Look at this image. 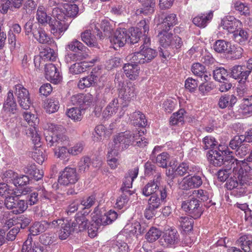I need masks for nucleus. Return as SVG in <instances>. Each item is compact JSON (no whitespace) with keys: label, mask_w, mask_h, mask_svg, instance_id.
<instances>
[{"label":"nucleus","mask_w":252,"mask_h":252,"mask_svg":"<svg viewBox=\"0 0 252 252\" xmlns=\"http://www.w3.org/2000/svg\"><path fill=\"white\" fill-rule=\"evenodd\" d=\"M228 160L232 162L234 168L233 172L235 179L230 178L226 183V187L229 190H232V193L236 196H240L246 192V185H252V167L243 160H238L229 156Z\"/></svg>","instance_id":"nucleus-1"},{"label":"nucleus","mask_w":252,"mask_h":252,"mask_svg":"<svg viewBox=\"0 0 252 252\" xmlns=\"http://www.w3.org/2000/svg\"><path fill=\"white\" fill-rule=\"evenodd\" d=\"M177 21L176 15L170 14L165 17L160 25L163 29L158 34L160 46L159 52L164 58L177 52L183 46L181 38L169 32L170 27L175 25Z\"/></svg>","instance_id":"nucleus-2"},{"label":"nucleus","mask_w":252,"mask_h":252,"mask_svg":"<svg viewBox=\"0 0 252 252\" xmlns=\"http://www.w3.org/2000/svg\"><path fill=\"white\" fill-rule=\"evenodd\" d=\"M44 134L45 136L47 145L49 147L54 144H65L68 142V137L61 133L63 128L53 123H47L42 126Z\"/></svg>","instance_id":"nucleus-3"},{"label":"nucleus","mask_w":252,"mask_h":252,"mask_svg":"<svg viewBox=\"0 0 252 252\" xmlns=\"http://www.w3.org/2000/svg\"><path fill=\"white\" fill-rule=\"evenodd\" d=\"M143 133V132L139 131H126L119 133L116 137L125 149H126L129 145L143 148L148 144L147 139L141 134Z\"/></svg>","instance_id":"nucleus-4"},{"label":"nucleus","mask_w":252,"mask_h":252,"mask_svg":"<svg viewBox=\"0 0 252 252\" xmlns=\"http://www.w3.org/2000/svg\"><path fill=\"white\" fill-rule=\"evenodd\" d=\"M219 151L211 150L208 153V158L211 164L215 166H220L223 163L227 165L230 163V160H229V157H232L234 158L232 152L230 151L227 145L224 144H220L218 148Z\"/></svg>","instance_id":"nucleus-5"},{"label":"nucleus","mask_w":252,"mask_h":252,"mask_svg":"<svg viewBox=\"0 0 252 252\" xmlns=\"http://www.w3.org/2000/svg\"><path fill=\"white\" fill-rule=\"evenodd\" d=\"M52 14L53 18L49 23L51 32L54 35L60 37L67 29L69 24L58 7L53 9Z\"/></svg>","instance_id":"nucleus-6"},{"label":"nucleus","mask_w":252,"mask_h":252,"mask_svg":"<svg viewBox=\"0 0 252 252\" xmlns=\"http://www.w3.org/2000/svg\"><path fill=\"white\" fill-rule=\"evenodd\" d=\"M24 109L25 111L22 113L23 119L28 125L32 126L28 129V136L31 137L32 141L38 143L41 140L40 135L38 133L39 120L36 115L32 112L31 107L29 109Z\"/></svg>","instance_id":"nucleus-7"},{"label":"nucleus","mask_w":252,"mask_h":252,"mask_svg":"<svg viewBox=\"0 0 252 252\" xmlns=\"http://www.w3.org/2000/svg\"><path fill=\"white\" fill-rule=\"evenodd\" d=\"M140 50L129 55L128 60L135 63H145L150 62L157 55V52L153 49L143 47Z\"/></svg>","instance_id":"nucleus-8"},{"label":"nucleus","mask_w":252,"mask_h":252,"mask_svg":"<svg viewBox=\"0 0 252 252\" xmlns=\"http://www.w3.org/2000/svg\"><path fill=\"white\" fill-rule=\"evenodd\" d=\"M117 217V213L114 211L110 210L103 213L98 207L95 208L91 214L92 221L99 226L111 224L116 220Z\"/></svg>","instance_id":"nucleus-9"},{"label":"nucleus","mask_w":252,"mask_h":252,"mask_svg":"<svg viewBox=\"0 0 252 252\" xmlns=\"http://www.w3.org/2000/svg\"><path fill=\"white\" fill-rule=\"evenodd\" d=\"M160 198L157 194L150 196L148 201V206L145 210V216L149 219L154 214V211L158 208L161 203L165 201L167 196L166 190L165 189H160Z\"/></svg>","instance_id":"nucleus-10"},{"label":"nucleus","mask_w":252,"mask_h":252,"mask_svg":"<svg viewBox=\"0 0 252 252\" xmlns=\"http://www.w3.org/2000/svg\"><path fill=\"white\" fill-rule=\"evenodd\" d=\"M136 94L135 86L131 83L127 84L120 90V96L124 101L122 103V110L120 112V116L124 115L125 109L128 106L129 102L135 97Z\"/></svg>","instance_id":"nucleus-11"},{"label":"nucleus","mask_w":252,"mask_h":252,"mask_svg":"<svg viewBox=\"0 0 252 252\" xmlns=\"http://www.w3.org/2000/svg\"><path fill=\"white\" fill-rule=\"evenodd\" d=\"M10 90H13L18 102L23 109H29L31 107L32 101L29 91L22 85L17 84Z\"/></svg>","instance_id":"nucleus-12"},{"label":"nucleus","mask_w":252,"mask_h":252,"mask_svg":"<svg viewBox=\"0 0 252 252\" xmlns=\"http://www.w3.org/2000/svg\"><path fill=\"white\" fill-rule=\"evenodd\" d=\"M109 148L110 150L108 152L107 163L111 169H115L119 165L118 159L116 157L118 155L120 151L125 149V148L123 147L120 142L115 137Z\"/></svg>","instance_id":"nucleus-13"},{"label":"nucleus","mask_w":252,"mask_h":252,"mask_svg":"<svg viewBox=\"0 0 252 252\" xmlns=\"http://www.w3.org/2000/svg\"><path fill=\"white\" fill-rule=\"evenodd\" d=\"M21 191L17 189H14L7 184L0 183V195L5 197L4 204L6 208H11L12 203L11 202L13 197H18L21 194Z\"/></svg>","instance_id":"nucleus-14"},{"label":"nucleus","mask_w":252,"mask_h":252,"mask_svg":"<svg viewBox=\"0 0 252 252\" xmlns=\"http://www.w3.org/2000/svg\"><path fill=\"white\" fill-rule=\"evenodd\" d=\"M79 179V177L75 168L66 167L61 173L58 178V183L62 185L68 186L74 184Z\"/></svg>","instance_id":"nucleus-15"},{"label":"nucleus","mask_w":252,"mask_h":252,"mask_svg":"<svg viewBox=\"0 0 252 252\" xmlns=\"http://www.w3.org/2000/svg\"><path fill=\"white\" fill-rule=\"evenodd\" d=\"M182 208L194 219L199 218L203 212L198 200L196 199L184 201L182 204Z\"/></svg>","instance_id":"nucleus-16"},{"label":"nucleus","mask_w":252,"mask_h":252,"mask_svg":"<svg viewBox=\"0 0 252 252\" xmlns=\"http://www.w3.org/2000/svg\"><path fill=\"white\" fill-rule=\"evenodd\" d=\"M179 241V235L175 229H169L165 231L160 243L164 247H173Z\"/></svg>","instance_id":"nucleus-17"},{"label":"nucleus","mask_w":252,"mask_h":252,"mask_svg":"<svg viewBox=\"0 0 252 252\" xmlns=\"http://www.w3.org/2000/svg\"><path fill=\"white\" fill-rule=\"evenodd\" d=\"M101 74L100 68H98L97 70L96 68L93 69L89 75L80 78L78 83V88L83 90L93 86Z\"/></svg>","instance_id":"nucleus-18"},{"label":"nucleus","mask_w":252,"mask_h":252,"mask_svg":"<svg viewBox=\"0 0 252 252\" xmlns=\"http://www.w3.org/2000/svg\"><path fill=\"white\" fill-rule=\"evenodd\" d=\"M161 177L160 174H157L152 180L150 181L142 188V193L145 196L155 194L159 189Z\"/></svg>","instance_id":"nucleus-19"},{"label":"nucleus","mask_w":252,"mask_h":252,"mask_svg":"<svg viewBox=\"0 0 252 252\" xmlns=\"http://www.w3.org/2000/svg\"><path fill=\"white\" fill-rule=\"evenodd\" d=\"M243 27L242 22L233 16H226L222 19L220 27L229 33H233L238 28Z\"/></svg>","instance_id":"nucleus-20"},{"label":"nucleus","mask_w":252,"mask_h":252,"mask_svg":"<svg viewBox=\"0 0 252 252\" xmlns=\"http://www.w3.org/2000/svg\"><path fill=\"white\" fill-rule=\"evenodd\" d=\"M113 21H109L108 19L102 20L100 25L98 23L93 22L91 24L90 28L94 33L97 32V35L100 38L103 36L102 33L99 32V27L102 30L105 35H109L113 29Z\"/></svg>","instance_id":"nucleus-21"},{"label":"nucleus","mask_w":252,"mask_h":252,"mask_svg":"<svg viewBox=\"0 0 252 252\" xmlns=\"http://www.w3.org/2000/svg\"><path fill=\"white\" fill-rule=\"evenodd\" d=\"M251 71L245 65H236L231 68L232 77L237 80L239 83H245L248 78Z\"/></svg>","instance_id":"nucleus-22"},{"label":"nucleus","mask_w":252,"mask_h":252,"mask_svg":"<svg viewBox=\"0 0 252 252\" xmlns=\"http://www.w3.org/2000/svg\"><path fill=\"white\" fill-rule=\"evenodd\" d=\"M202 184V180L199 176L188 175L183 178L179 183V187L182 189L188 190L199 187Z\"/></svg>","instance_id":"nucleus-23"},{"label":"nucleus","mask_w":252,"mask_h":252,"mask_svg":"<svg viewBox=\"0 0 252 252\" xmlns=\"http://www.w3.org/2000/svg\"><path fill=\"white\" fill-rule=\"evenodd\" d=\"M127 30L125 28H120L116 30L110 38V42L114 48L117 49L124 46L127 41Z\"/></svg>","instance_id":"nucleus-24"},{"label":"nucleus","mask_w":252,"mask_h":252,"mask_svg":"<svg viewBox=\"0 0 252 252\" xmlns=\"http://www.w3.org/2000/svg\"><path fill=\"white\" fill-rule=\"evenodd\" d=\"M70 100L73 104L79 105L82 109H85L93 103L94 98L89 93L85 94H80L71 96Z\"/></svg>","instance_id":"nucleus-25"},{"label":"nucleus","mask_w":252,"mask_h":252,"mask_svg":"<svg viewBox=\"0 0 252 252\" xmlns=\"http://www.w3.org/2000/svg\"><path fill=\"white\" fill-rule=\"evenodd\" d=\"M3 112L10 116L15 114L17 111V104L13 95V90H9L6 98L3 103Z\"/></svg>","instance_id":"nucleus-26"},{"label":"nucleus","mask_w":252,"mask_h":252,"mask_svg":"<svg viewBox=\"0 0 252 252\" xmlns=\"http://www.w3.org/2000/svg\"><path fill=\"white\" fill-rule=\"evenodd\" d=\"M45 75L46 78L55 84L59 83L62 77L56 66L52 63L45 65Z\"/></svg>","instance_id":"nucleus-27"},{"label":"nucleus","mask_w":252,"mask_h":252,"mask_svg":"<svg viewBox=\"0 0 252 252\" xmlns=\"http://www.w3.org/2000/svg\"><path fill=\"white\" fill-rule=\"evenodd\" d=\"M122 105H119V101L117 98L113 99L105 108L102 112V117L104 119H109L113 115L115 114L119 110L118 116L121 117L120 112L122 110Z\"/></svg>","instance_id":"nucleus-28"},{"label":"nucleus","mask_w":252,"mask_h":252,"mask_svg":"<svg viewBox=\"0 0 252 252\" xmlns=\"http://www.w3.org/2000/svg\"><path fill=\"white\" fill-rule=\"evenodd\" d=\"M97 61V59H94L90 61L77 63L71 65L69 67V72L73 74H79L85 72L88 68L92 66L93 64Z\"/></svg>","instance_id":"nucleus-29"},{"label":"nucleus","mask_w":252,"mask_h":252,"mask_svg":"<svg viewBox=\"0 0 252 252\" xmlns=\"http://www.w3.org/2000/svg\"><path fill=\"white\" fill-rule=\"evenodd\" d=\"M123 69L126 76L131 80L137 79L140 72L139 66L136 64H125L123 66Z\"/></svg>","instance_id":"nucleus-30"},{"label":"nucleus","mask_w":252,"mask_h":252,"mask_svg":"<svg viewBox=\"0 0 252 252\" xmlns=\"http://www.w3.org/2000/svg\"><path fill=\"white\" fill-rule=\"evenodd\" d=\"M138 167H135L128 171L123 181V186L122 187V189L123 191L128 189L132 188V182L134 180L137 178L138 174Z\"/></svg>","instance_id":"nucleus-31"},{"label":"nucleus","mask_w":252,"mask_h":252,"mask_svg":"<svg viewBox=\"0 0 252 252\" xmlns=\"http://www.w3.org/2000/svg\"><path fill=\"white\" fill-rule=\"evenodd\" d=\"M58 7L64 15V18L67 20L68 17L76 16L78 12V7L75 4L65 3Z\"/></svg>","instance_id":"nucleus-32"},{"label":"nucleus","mask_w":252,"mask_h":252,"mask_svg":"<svg viewBox=\"0 0 252 252\" xmlns=\"http://www.w3.org/2000/svg\"><path fill=\"white\" fill-rule=\"evenodd\" d=\"M32 34L35 39L41 44H48L50 41V37L45 31L41 27L34 28Z\"/></svg>","instance_id":"nucleus-33"},{"label":"nucleus","mask_w":252,"mask_h":252,"mask_svg":"<svg viewBox=\"0 0 252 252\" xmlns=\"http://www.w3.org/2000/svg\"><path fill=\"white\" fill-rule=\"evenodd\" d=\"M88 219L83 214H77L75 220L71 223L74 231H82L85 230L87 226Z\"/></svg>","instance_id":"nucleus-34"},{"label":"nucleus","mask_w":252,"mask_h":252,"mask_svg":"<svg viewBox=\"0 0 252 252\" xmlns=\"http://www.w3.org/2000/svg\"><path fill=\"white\" fill-rule=\"evenodd\" d=\"M65 49L66 50L69 49L75 52V53H80V54H88V51L89 50L88 48L84 46L83 43L75 39L69 42L66 46Z\"/></svg>","instance_id":"nucleus-35"},{"label":"nucleus","mask_w":252,"mask_h":252,"mask_svg":"<svg viewBox=\"0 0 252 252\" xmlns=\"http://www.w3.org/2000/svg\"><path fill=\"white\" fill-rule=\"evenodd\" d=\"M32 142L34 144V147L32 157L38 164H42L45 159L46 156L43 153V149L41 148L40 140L38 143L34 141H32Z\"/></svg>","instance_id":"nucleus-36"},{"label":"nucleus","mask_w":252,"mask_h":252,"mask_svg":"<svg viewBox=\"0 0 252 252\" xmlns=\"http://www.w3.org/2000/svg\"><path fill=\"white\" fill-rule=\"evenodd\" d=\"M7 176L12 175V180L15 187L26 185L30 181L29 177L27 175H20L14 173L12 171H8L6 173Z\"/></svg>","instance_id":"nucleus-37"},{"label":"nucleus","mask_w":252,"mask_h":252,"mask_svg":"<svg viewBox=\"0 0 252 252\" xmlns=\"http://www.w3.org/2000/svg\"><path fill=\"white\" fill-rule=\"evenodd\" d=\"M239 112L244 117H248L252 114V96L243 99Z\"/></svg>","instance_id":"nucleus-38"},{"label":"nucleus","mask_w":252,"mask_h":252,"mask_svg":"<svg viewBox=\"0 0 252 252\" xmlns=\"http://www.w3.org/2000/svg\"><path fill=\"white\" fill-rule=\"evenodd\" d=\"M17 197H13L11 202L12 203V206L11 208H7L8 209H12V212L15 214L23 213L28 207L27 203L24 200H16Z\"/></svg>","instance_id":"nucleus-39"},{"label":"nucleus","mask_w":252,"mask_h":252,"mask_svg":"<svg viewBox=\"0 0 252 252\" xmlns=\"http://www.w3.org/2000/svg\"><path fill=\"white\" fill-rule=\"evenodd\" d=\"M142 3V7L140 9H137L136 14L143 13L148 14L154 11L155 5V0H138Z\"/></svg>","instance_id":"nucleus-40"},{"label":"nucleus","mask_w":252,"mask_h":252,"mask_svg":"<svg viewBox=\"0 0 252 252\" xmlns=\"http://www.w3.org/2000/svg\"><path fill=\"white\" fill-rule=\"evenodd\" d=\"M213 17V13L209 12L206 14H203L197 16L193 19L192 22L196 26L204 28L207 24L211 21Z\"/></svg>","instance_id":"nucleus-41"},{"label":"nucleus","mask_w":252,"mask_h":252,"mask_svg":"<svg viewBox=\"0 0 252 252\" xmlns=\"http://www.w3.org/2000/svg\"><path fill=\"white\" fill-rule=\"evenodd\" d=\"M82 40L88 46L91 47H97L98 45L95 37L91 32L90 29L86 30L81 33Z\"/></svg>","instance_id":"nucleus-42"},{"label":"nucleus","mask_w":252,"mask_h":252,"mask_svg":"<svg viewBox=\"0 0 252 252\" xmlns=\"http://www.w3.org/2000/svg\"><path fill=\"white\" fill-rule=\"evenodd\" d=\"M52 18L48 16L43 6H39L36 12V19L41 24H48Z\"/></svg>","instance_id":"nucleus-43"},{"label":"nucleus","mask_w":252,"mask_h":252,"mask_svg":"<svg viewBox=\"0 0 252 252\" xmlns=\"http://www.w3.org/2000/svg\"><path fill=\"white\" fill-rule=\"evenodd\" d=\"M69 140H68V142L65 144H54V145L57 146V145H62L61 146H58L57 148H55L54 150V155L58 158H60L61 159H68L69 156L68 149L64 146V145L68 144Z\"/></svg>","instance_id":"nucleus-44"},{"label":"nucleus","mask_w":252,"mask_h":252,"mask_svg":"<svg viewBox=\"0 0 252 252\" xmlns=\"http://www.w3.org/2000/svg\"><path fill=\"white\" fill-rule=\"evenodd\" d=\"M59 101L55 98L47 99L44 104V107L46 112L49 113H53L57 111L59 108Z\"/></svg>","instance_id":"nucleus-45"},{"label":"nucleus","mask_w":252,"mask_h":252,"mask_svg":"<svg viewBox=\"0 0 252 252\" xmlns=\"http://www.w3.org/2000/svg\"><path fill=\"white\" fill-rule=\"evenodd\" d=\"M60 225H61V228L58 232L59 238L61 240H65L72 232L74 231L73 227L70 222L64 223L63 222Z\"/></svg>","instance_id":"nucleus-46"},{"label":"nucleus","mask_w":252,"mask_h":252,"mask_svg":"<svg viewBox=\"0 0 252 252\" xmlns=\"http://www.w3.org/2000/svg\"><path fill=\"white\" fill-rule=\"evenodd\" d=\"M186 111L184 109H180L177 112L174 113L170 118L169 124L171 126H176L180 123H184V115Z\"/></svg>","instance_id":"nucleus-47"},{"label":"nucleus","mask_w":252,"mask_h":252,"mask_svg":"<svg viewBox=\"0 0 252 252\" xmlns=\"http://www.w3.org/2000/svg\"><path fill=\"white\" fill-rule=\"evenodd\" d=\"M238 28L233 33V39L236 41L241 44H244L248 38V32L243 28Z\"/></svg>","instance_id":"nucleus-48"},{"label":"nucleus","mask_w":252,"mask_h":252,"mask_svg":"<svg viewBox=\"0 0 252 252\" xmlns=\"http://www.w3.org/2000/svg\"><path fill=\"white\" fill-rule=\"evenodd\" d=\"M127 42L130 44H134L139 41L141 32H140L138 29L131 28L127 30Z\"/></svg>","instance_id":"nucleus-49"},{"label":"nucleus","mask_w":252,"mask_h":252,"mask_svg":"<svg viewBox=\"0 0 252 252\" xmlns=\"http://www.w3.org/2000/svg\"><path fill=\"white\" fill-rule=\"evenodd\" d=\"M131 121L135 126H145L147 124L145 116L139 111L134 112L131 116Z\"/></svg>","instance_id":"nucleus-50"},{"label":"nucleus","mask_w":252,"mask_h":252,"mask_svg":"<svg viewBox=\"0 0 252 252\" xmlns=\"http://www.w3.org/2000/svg\"><path fill=\"white\" fill-rule=\"evenodd\" d=\"M42 57V60L44 62L54 61L57 57L56 53L50 48H46L43 49L39 54Z\"/></svg>","instance_id":"nucleus-51"},{"label":"nucleus","mask_w":252,"mask_h":252,"mask_svg":"<svg viewBox=\"0 0 252 252\" xmlns=\"http://www.w3.org/2000/svg\"><path fill=\"white\" fill-rule=\"evenodd\" d=\"M110 134L111 132L106 130L103 125H98L95 128V132L94 134V140L100 141L103 137L108 136Z\"/></svg>","instance_id":"nucleus-52"},{"label":"nucleus","mask_w":252,"mask_h":252,"mask_svg":"<svg viewBox=\"0 0 252 252\" xmlns=\"http://www.w3.org/2000/svg\"><path fill=\"white\" fill-rule=\"evenodd\" d=\"M238 243L245 252H249L252 245V237L251 235H243L240 237Z\"/></svg>","instance_id":"nucleus-53"},{"label":"nucleus","mask_w":252,"mask_h":252,"mask_svg":"<svg viewBox=\"0 0 252 252\" xmlns=\"http://www.w3.org/2000/svg\"><path fill=\"white\" fill-rule=\"evenodd\" d=\"M230 43L223 40H218L213 46L214 50L218 53H227Z\"/></svg>","instance_id":"nucleus-54"},{"label":"nucleus","mask_w":252,"mask_h":252,"mask_svg":"<svg viewBox=\"0 0 252 252\" xmlns=\"http://www.w3.org/2000/svg\"><path fill=\"white\" fill-rule=\"evenodd\" d=\"M46 224L44 221L35 222L30 229L31 234L35 236L46 230Z\"/></svg>","instance_id":"nucleus-55"},{"label":"nucleus","mask_w":252,"mask_h":252,"mask_svg":"<svg viewBox=\"0 0 252 252\" xmlns=\"http://www.w3.org/2000/svg\"><path fill=\"white\" fill-rule=\"evenodd\" d=\"M180 225L185 232H189L193 228V220L189 217H182L179 220Z\"/></svg>","instance_id":"nucleus-56"},{"label":"nucleus","mask_w":252,"mask_h":252,"mask_svg":"<svg viewBox=\"0 0 252 252\" xmlns=\"http://www.w3.org/2000/svg\"><path fill=\"white\" fill-rule=\"evenodd\" d=\"M120 236L117 237V240L114 242L115 245L113 248L115 251L118 252H129V249L126 243L120 238Z\"/></svg>","instance_id":"nucleus-57"},{"label":"nucleus","mask_w":252,"mask_h":252,"mask_svg":"<svg viewBox=\"0 0 252 252\" xmlns=\"http://www.w3.org/2000/svg\"><path fill=\"white\" fill-rule=\"evenodd\" d=\"M228 52L229 57L233 59H238L242 57L243 49L240 46L232 45L230 44V47H229Z\"/></svg>","instance_id":"nucleus-58"},{"label":"nucleus","mask_w":252,"mask_h":252,"mask_svg":"<svg viewBox=\"0 0 252 252\" xmlns=\"http://www.w3.org/2000/svg\"><path fill=\"white\" fill-rule=\"evenodd\" d=\"M161 235V232L158 229L152 227L146 233L145 237L149 242H154L157 240Z\"/></svg>","instance_id":"nucleus-59"},{"label":"nucleus","mask_w":252,"mask_h":252,"mask_svg":"<svg viewBox=\"0 0 252 252\" xmlns=\"http://www.w3.org/2000/svg\"><path fill=\"white\" fill-rule=\"evenodd\" d=\"M89 56L88 54L84 53L80 54V53H68L65 57V61L67 63H71L72 62L81 61L86 59Z\"/></svg>","instance_id":"nucleus-60"},{"label":"nucleus","mask_w":252,"mask_h":252,"mask_svg":"<svg viewBox=\"0 0 252 252\" xmlns=\"http://www.w3.org/2000/svg\"><path fill=\"white\" fill-rule=\"evenodd\" d=\"M67 116L74 121H80L82 118V111L78 108H71L66 112Z\"/></svg>","instance_id":"nucleus-61"},{"label":"nucleus","mask_w":252,"mask_h":252,"mask_svg":"<svg viewBox=\"0 0 252 252\" xmlns=\"http://www.w3.org/2000/svg\"><path fill=\"white\" fill-rule=\"evenodd\" d=\"M214 78L219 82L226 80L228 76V73L223 67H219L214 70Z\"/></svg>","instance_id":"nucleus-62"},{"label":"nucleus","mask_w":252,"mask_h":252,"mask_svg":"<svg viewBox=\"0 0 252 252\" xmlns=\"http://www.w3.org/2000/svg\"><path fill=\"white\" fill-rule=\"evenodd\" d=\"M225 166H226L225 169L220 170L218 172V179L221 182L226 181L231 172V168H234L233 165H231V163Z\"/></svg>","instance_id":"nucleus-63"},{"label":"nucleus","mask_w":252,"mask_h":252,"mask_svg":"<svg viewBox=\"0 0 252 252\" xmlns=\"http://www.w3.org/2000/svg\"><path fill=\"white\" fill-rule=\"evenodd\" d=\"M91 164V159L88 157H83L78 163V170L80 173L87 171Z\"/></svg>","instance_id":"nucleus-64"}]
</instances>
